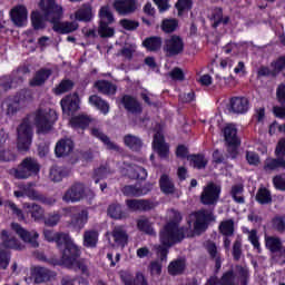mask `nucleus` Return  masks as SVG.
<instances>
[{"label":"nucleus","instance_id":"c03bdc74","mask_svg":"<svg viewBox=\"0 0 285 285\" xmlns=\"http://www.w3.org/2000/svg\"><path fill=\"white\" fill-rule=\"evenodd\" d=\"M230 196L236 204H245L246 199L244 198V185H233L230 189Z\"/></svg>","mask_w":285,"mask_h":285},{"label":"nucleus","instance_id":"e2e57ef3","mask_svg":"<svg viewBox=\"0 0 285 285\" xmlns=\"http://www.w3.org/2000/svg\"><path fill=\"white\" fill-rule=\"evenodd\" d=\"M173 248V246L160 244L156 247V253L160 259V262H166L168 259V253Z\"/></svg>","mask_w":285,"mask_h":285},{"label":"nucleus","instance_id":"7ed1b4c3","mask_svg":"<svg viewBox=\"0 0 285 285\" xmlns=\"http://www.w3.org/2000/svg\"><path fill=\"white\" fill-rule=\"evenodd\" d=\"M183 239H186V228L175 223H166L159 230V242L164 246H177Z\"/></svg>","mask_w":285,"mask_h":285},{"label":"nucleus","instance_id":"338daca9","mask_svg":"<svg viewBox=\"0 0 285 285\" xmlns=\"http://www.w3.org/2000/svg\"><path fill=\"white\" fill-rule=\"evenodd\" d=\"M276 100L281 106H285V83L278 85L276 89Z\"/></svg>","mask_w":285,"mask_h":285},{"label":"nucleus","instance_id":"a211bd4d","mask_svg":"<svg viewBox=\"0 0 285 285\" xmlns=\"http://www.w3.org/2000/svg\"><path fill=\"white\" fill-rule=\"evenodd\" d=\"M86 195V188L83 187V184L77 183L73 184L63 195L62 199L67 203L75 202H81Z\"/></svg>","mask_w":285,"mask_h":285},{"label":"nucleus","instance_id":"9b49d317","mask_svg":"<svg viewBox=\"0 0 285 285\" xmlns=\"http://www.w3.org/2000/svg\"><path fill=\"white\" fill-rule=\"evenodd\" d=\"M222 195V187L215 183H209L204 187L200 195V204L204 206H215L219 202V196Z\"/></svg>","mask_w":285,"mask_h":285},{"label":"nucleus","instance_id":"a19ab883","mask_svg":"<svg viewBox=\"0 0 285 285\" xmlns=\"http://www.w3.org/2000/svg\"><path fill=\"white\" fill-rule=\"evenodd\" d=\"M129 179H138L140 181H146L148 179V170L141 166L135 165L128 170Z\"/></svg>","mask_w":285,"mask_h":285},{"label":"nucleus","instance_id":"20e7f679","mask_svg":"<svg viewBox=\"0 0 285 285\" xmlns=\"http://www.w3.org/2000/svg\"><path fill=\"white\" fill-rule=\"evenodd\" d=\"M0 269L8 271V267L10 266V259H12V254L10 250L3 248L17 250V248H19V240L17 237L11 236L7 229H2L0 232Z\"/></svg>","mask_w":285,"mask_h":285},{"label":"nucleus","instance_id":"4be33fe9","mask_svg":"<svg viewBox=\"0 0 285 285\" xmlns=\"http://www.w3.org/2000/svg\"><path fill=\"white\" fill-rule=\"evenodd\" d=\"M111 237L117 244V246H121V248H126L128 246V230L126 229V226L124 225H117L111 230Z\"/></svg>","mask_w":285,"mask_h":285},{"label":"nucleus","instance_id":"5701e85b","mask_svg":"<svg viewBox=\"0 0 285 285\" xmlns=\"http://www.w3.org/2000/svg\"><path fill=\"white\" fill-rule=\"evenodd\" d=\"M11 21L18 28H23L28 21V9L24 6H18L10 11Z\"/></svg>","mask_w":285,"mask_h":285},{"label":"nucleus","instance_id":"aec40b11","mask_svg":"<svg viewBox=\"0 0 285 285\" xmlns=\"http://www.w3.org/2000/svg\"><path fill=\"white\" fill-rule=\"evenodd\" d=\"M31 277L35 284H46V282H50L55 277V274L46 267L36 266L31 268Z\"/></svg>","mask_w":285,"mask_h":285},{"label":"nucleus","instance_id":"f03ea898","mask_svg":"<svg viewBox=\"0 0 285 285\" xmlns=\"http://www.w3.org/2000/svg\"><path fill=\"white\" fill-rule=\"evenodd\" d=\"M80 257L81 247L75 244V240H71L61 250V262L66 268L80 271L82 275H89L88 265Z\"/></svg>","mask_w":285,"mask_h":285},{"label":"nucleus","instance_id":"e433bc0d","mask_svg":"<svg viewBox=\"0 0 285 285\" xmlns=\"http://www.w3.org/2000/svg\"><path fill=\"white\" fill-rule=\"evenodd\" d=\"M187 160L190 166H193V168H197V170H203V168L208 166V160H206V156L203 154H191L187 157Z\"/></svg>","mask_w":285,"mask_h":285},{"label":"nucleus","instance_id":"864d4df0","mask_svg":"<svg viewBox=\"0 0 285 285\" xmlns=\"http://www.w3.org/2000/svg\"><path fill=\"white\" fill-rule=\"evenodd\" d=\"M137 228L140 233H146V235H155V228L148 218L138 219Z\"/></svg>","mask_w":285,"mask_h":285},{"label":"nucleus","instance_id":"4468645a","mask_svg":"<svg viewBox=\"0 0 285 285\" xmlns=\"http://www.w3.org/2000/svg\"><path fill=\"white\" fill-rule=\"evenodd\" d=\"M12 230L22 239V242H26V244H30L32 248H39V234L38 233H30L26 228H22L19 223H12L11 224Z\"/></svg>","mask_w":285,"mask_h":285},{"label":"nucleus","instance_id":"0eeeda50","mask_svg":"<svg viewBox=\"0 0 285 285\" xmlns=\"http://www.w3.org/2000/svg\"><path fill=\"white\" fill-rule=\"evenodd\" d=\"M40 170L39 161L32 157H27L13 169V176L16 179H28L32 175H39Z\"/></svg>","mask_w":285,"mask_h":285},{"label":"nucleus","instance_id":"9d476101","mask_svg":"<svg viewBox=\"0 0 285 285\" xmlns=\"http://www.w3.org/2000/svg\"><path fill=\"white\" fill-rule=\"evenodd\" d=\"M18 132V150L28 153L32 146V126L29 122H21L17 129Z\"/></svg>","mask_w":285,"mask_h":285},{"label":"nucleus","instance_id":"f704fd0d","mask_svg":"<svg viewBox=\"0 0 285 285\" xmlns=\"http://www.w3.org/2000/svg\"><path fill=\"white\" fill-rule=\"evenodd\" d=\"M94 86L101 95H117V85L108 80H97Z\"/></svg>","mask_w":285,"mask_h":285},{"label":"nucleus","instance_id":"f8f14e48","mask_svg":"<svg viewBox=\"0 0 285 285\" xmlns=\"http://www.w3.org/2000/svg\"><path fill=\"white\" fill-rule=\"evenodd\" d=\"M163 50L166 57H177L184 52V39L177 35L170 36V38L165 39Z\"/></svg>","mask_w":285,"mask_h":285},{"label":"nucleus","instance_id":"603ef678","mask_svg":"<svg viewBox=\"0 0 285 285\" xmlns=\"http://www.w3.org/2000/svg\"><path fill=\"white\" fill-rule=\"evenodd\" d=\"M31 26L33 30L46 29V22L43 21V16L39 11L31 12Z\"/></svg>","mask_w":285,"mask_h":285},{"label":"nucleus","instance_id":"ea45409f","mask_svg":"<svg viewBox=\"0 0 285 285\" xmlns=\"http://www.w3.org/2000/svg\"><path fill=\"white\" fill-rule=\"evenodd\" d=\"M159 186L164 195H173L175 193V184L170 180V177L163 174L159 179Z\"/></svg>","mask_w":285,"mask_h":285},{"label":"nucleus","instance_id":"cd10ccee","mask_svg":"<svg viewBox=\"0 0 285 285\" xmlns=\"http://www.w3.org/2000/svg\"><path fill=\"white\" fill-rule=\"evenodd\" d=\"M161 46H164V40L159 36H150L142 40V48L147 52H159Z\"/></svg>","mask_w":285,"mask_h":285},{"label":"nucleus","instance_id":"8fccbe9b","mask_svg":"<svg viewBox=\"0 0 285 285\" xmlns=\"http://www.w3.org/2000/svg\"><path fill=\"white\" fill-rule=\"evenodd\" d=\"M160 28H161L163 32H165L166 35H170V33L175 32V30H177V28H179V21L175 18L164 19L161 21Z\"/></svg>","mask_w":285,"mask_h":285},{"label":"nucleus","instance_id":"79ce46f5","mask_svg":"<svg viewBox=\"0 0 285 285\" xmlns=\"http://www.w3.org/2000/svg\"><path fill=\"white\" fill-rule=\"evenodd\" d=\"M218 230L224 237H233L235 235V220H223L218 226Z\"/></svg>","mask_w":285,"mask_h":285},{"label":"nucleus","instance_id":"423d86ee","mask_svg":"<svg viewBox=\"0 0 285 285\" xmlns=\"http://www.w3.org/2000/svg\"><path fill=\"white\" fill-rule=\"evenodd\" d=\"M57 119V112L43 109H38L35 114V125L37 128L38 135H46L52 130V124Z\"/></svg>","mask_w":285,"mask_h":285},{"label":"nucleus","instance_id":"f257e3e1","mask_svg":"<svg viewBox=\"0 0 285 285\" xmlns=\"http://www.w3.org/2000/svg\"><path fill=\"white\" fill-rule=\"evenodd\" d=\"M39 8L43 13L45 19L52 23L53 32L57 35H70L79 30V23L65 21L61 22L63 17V7L57 3L56 0H40Z\"/></svg>","mask_w":285,"mask_h":285},{"label":"nucleus","instance_id":"1a4fd4ad","mask_svg":"<svg viewBox=\"0 0 285 285\" xmlns=\"http://www.w3.org/2000/svg\"><path fill=\"white\" fill-rule=\"evenodd\" d=\"M194 217V232L196 233V235H202V233H206L210 224H213V222H215L216 219L215 214L206 209H199L198 212H195Z\"/></svg>","mask_w":285,"mask_h":285},{"label":"nucleus","instance_id":"dca6fc26","mask_svg":"<svg viewBox=\"0 0 285 285\" xmlns=\"http://www.w3.org/2000/svg\"><path fill=\"white\" fill-rule=\"evenodd\" d=\"M139 8V2L137 0H115L114 9L118 14L127 17V14H135Z\"/></svg>","mask_w":285,"mask_h":285},{"label":"nucleus","instance_id":"13d9d810","mask_svg":"<svg viewBox=\"0 0 285 285\" xmlns=\"http://www.w3.org/2000/svg\"><path fill=\"white\" fill-rule=\"evenodd\" d=\"M99 17L100 21H106V23H115V16L112 14V11H110L109 6H104L99 10Z\"/></svg>","mask_w":285,"mask_h":285},{"label":"nucleus","instance_id":"6e6552de","mask_svg":"<svg viewBox=\"0 0 285 285\" xmlns=\"http://www.w3.org/2000/svg\"><path fill=\"white\" fill-rule=\"evenodd\" d=\"M63 213L67 217H70L69 226L73 230H82L88 224V210H79L77 207H67L63 209Z\"/></svg>","mask_w":285,"mask_h":285},{"label":"nucleus","instance_id":"052dcab7","mask_svg":"<svg viewBox=\"0 0 285 285\" xmlns=\"http://www.w3.org/2000/svg\"><path fill=\"white\" fill-rule=\"evenodd\" d=\"M272 227L276 233H285V217L284 216H275L272 218Z\"/></svg>","mask_w":285,"mask_h":285},{"label":"nucleus","instance_id":"0e129e2a","mask_svg":"<svg viewBox=\"0 0 285 285\" xmlns=\"http://www.w3.org/2000/svg\"><path fill=\"white\" fill-rule=\"evenodd\" d=\"M61 222V214L55 213L49 214L47 217H45V225L49 226L50 228L57 226Z\"/></svg>","mask_w":285,"mask_h":285},{"label":"nucleus","instance_id":"bf43d9fd","mask_svg":"<svg viewBox=\"0 0 285 285\" xmlns=\"http://www.w3.org/2000/svg\"><path fill=\"white\" fill-rule=\"evenodd\" d=\"M121 193L125 195V197H140L139 184L137 183L135 185H126L122 187Z\"/></svg>","mask_w":285,"mask_h":285},{"label":"nucleus","instance_id":"72a5a7b5","mask_svg":"<svg viewBox=\"0 0 285 285\" xmlns=\"http://www.w3.org/2000/svg\"><path fill=\"white\" fill-rule=\"evenodd\" d=\"M89 104L90 106H94V108H97V110H99L102 115H108V112H110V104L98 95L90 96Z\"/></svg>","mask_w":285,"mask_h":285},{"label":"nucleus","instance_id":"3c124183","mask_svg":"<svg viewBox=\"0 0 285 285\" xmlns=\"http://www.w3.org/2000/svg\"><path fill=\"white\" fill-rule=\"evenodd\" d=\"M222 17H224V9L222 7H215L209 16L210 21H214L212 27L217 30L222 26Z\"/></svg>","mask_w":285,"mask_h":285},{"label":"nucleus","instance_id":"a878e982","mask_svg":"<svg viewBox=\"0 0 285 285\" xmlns=\"http://www.w3.org/2000/svg\"><path fill=\"white\" fill-rule=\"evenodd\" d=\"M52 76V69L41 68L36 71L33 78L30 80L29 85L31 88H37L43 86L48 79Z\"/></svg>","mask_w":285,"mask_h":285},{"label":"nucleus","instance_id":"69168bd1","mask_svg":"<svg viewBox=\"0 0 285 285\" xmlns=\"http://www.w3.org/2000/svg\"><path fill=\"white\" fill-rule=\"evenodd\" d=\"M154 150L157 153L160 159H167L168 155H170V147L167 144L154 147Z\"/></svg>","mask_w":285,"mask_h":285},{"label":"nucleus","instance_id":"c9c22d12","mask_svg":"<svg viewBox=\"0 0 285 285\" xmlns=\"http://www.w3.org/2000/svg\"><path fill=\"white\" fill-rule=\"evenodd\" d=\"M285 170V157L276 156V158H269L265 161L264 170Z\"/></svg>","mask_w":285,"mask_h":285},{"label":"nucleus","instance_id":"58836bf2","mask_svg":"<svg viewBox=\"0 0 285 285\" xmlns=\"http://www.w3.org/2000/svg\"><path fill=\"white\" fill-rule=\"evenodd\" d=\"M24 208L27 209V213L31 215V218L35 219V222H39V219H43V209L40 205L35 203H26Z\"/></svg>","mask_w":285,"mask_h":285},{"label":"nucleus","instance_id":"a18cd8bd","mask_svg":"<svg viewBox=\"0 0 285 285\" xmlns=\"http://www.w3.org/2000/svg\"><path fill=\"white\" fill-rule=\"evenodd\" d=\"M110 23L100 20L98 27V35L101 39H110V37H115V28L109 27Z\"/></svg>","mask_w":285,"mask_h":285},{"label":"nucleus","instance_id":"2f4dec72","mask_svg":"<svg viewBox=\"0 0 285 285\" xmlns=\"http://www.w3.org/2000/svg\"><path fill=\"white\" fill-rule=\"evenodd\" d=\"M92 6L90 4H82L80 9L75 12L76 21H82L85 23H90L92 21Z\"/></svg>","mask_w":285,"mask_h":285},{"label":"nucleus","instance_id":"39448f33","mask_svg":"<svg viewBox=\"0 0 285 285\" xmlns=\"http://www.w3.org/2000/svg\"><path fill=\"white\" fill-rule=\"evenodd\" d=\"M225 145L230 159H235L239 155L242 140L237 137V128L234 125H227L223 129Z\"/></svg>","mask_w":285,"mask_h":285},{"label":"nucleus","instance_id":"7c9ffc66","mask_svg":"<svg viewBox=\"0 0 285 285\" xmlns=\"http://www.w3.org/2000/svg\"><path fill=\"white\" fill-rule=\"evenodd\" d=\"M107 215L111 219H127L128 212L119 203H112L107 209Z\"/></svg>","mask_w":285,"mask_h":285},{"label":"nucleus","instance_id":"6e6d98bb","mask_svg":"<svg viewBox=\"0 0 285 285\" xmlns=\"http://www.w3.org/2000/svg\"><path fill=\"white\" fill-rule=\"evenodd\" d=\"M49 177L51 179V181H62L63 177H68V170L63 169V168H51L50 173H49Z\"/></svg>","mask_w":285,"mask_h":285},{"label":"nucleus","instance_id":"6ab92c4d","mask_svg":"<svg viewBox=\"0 0 285 285\" xmlns=\"http://www.w3.org/2000/svg\"><path fill=\"white\" fill-rule=\"evenodd\" d=\"M121 104L127 110V112H130L131 115H141L144 112V107L141 106V102L135 96L131 95H124L121 98Z\"/></svg>","mask_w":285,"mask_h":285},{"label":"nucleus","instance_id":"49530a36","mask_svg":"<svg viewBox=\"0 0 285 285\" xmlns=\"http://www.w3.org/2000/svg\"><path fill=\"white\" fill-rule=\"evenodd\" d=\"M265 246L269 249V253H279L282 250V239L275 236H268L265 239Z\"/></svg>","mask_w":285,"mask_h":285},{"label":"nucleus","instance_id":"bb28decb","mask_svg":"<svg viewBox=\"0 0 285 285\" xmlns=\"http://www.w3.org/2000/svg\"><path fill=\"white\" fill-rule=\"evenodd\" d=\"M91 122L92 118L83 114L72 116L69 120V124L73 130H86Z\"/></svg>","mask_w":285,"mask_h":285},{"label":"nucleus","instance_id":"473e14b6","mask_svg":"<svg viewBox=\"0 0 285 285\" xmlns=\"http://www.w3.org/2000/svg\"><path fill=\"white\" fill-rule=\"evenodd\" d=\"M185 271L186 259L184 258L171 261L168 265V274L171 275V277H177V275H184Z\"/></svg>","mask_w":285,"mask_h":285},{"label":"nucleus","instance_id":"680f3d73","mask_svg":"<svg viewBox=\"0 0 285 285\" xmlns=\"http://www.w3.org/2000/svg\"><path fill=\"white\" fill-rule=\"evenodd\" d=\"M121 28H124V30H128L129 32H132L135 30H137V28H139V21L136 20H130V19H121L119 21Z\"/></svg>","mask_w":285,"mask_h":285},{"label":"nucleus","instance_id":"774afa93","mask_svg":"<svg viewBox=\"0 0 285 285\" xmlns=\"http://www.w3.org/2000/svg\"><path fill=\"white\" fill-rule=\"evenodd\" d=\"M274 155L275 157H285V137L278 140Z\"/></svg>","mask_w":285,"mask_h":285},{"label":"nucleus","instance_id":"2eb2a0df","mask_svg":"<svg viewBox=\"0 0 285 285\" xmlns=\"http://www.w3.org/2000/svg\"><path fill=\"white\" fill-rule=\"evenodd\" d=\"M250 109V100L244 96H234L229 99V110L234 115H246Z\"/></svg>","mask_w":285,"mask_h":285},{"label":"nucleus","instance_id":"4d7b16f0","mask_svg":"<svg viewBox=\"0 0 285 285\" xmlns=\"http://www.w3.org/2000/svg\"><path fill=\"white\" fill-rule=\"evenodd\" d=\"M175 8L178 12V17H181L184 12H188V10H193V0H178L175 4Z\"/></svg>","mask_w":285,"mask_h":285},{"label":"nucleus","instance_id":"5fc2aeb1","mask_svg":"<svg viewBox=\"0 0 285 285\" xmlns=\"http://www.w3.org/2000/svg\"><path fill=\"white\" fill-rule=\"evenodd\" d=\"M72 242V237H70V234H66L63 232L56 233L55 243L57 244L58 248H66L70 243Z\"/></svg>","mask_w":285,"mask_h":285},{"label":"nucleus","instance_id":"37998d69","mask_svg":"<svg viewBox=\"0 0 285 285\" xmlns=\"http://www.w3.org/2000/svg\"><path fill=\"white\" fill-rule=\"evenodd\" d=\"M237 281L239 285H248L250 282V271L248 267L236 265Z\"/></svg>","mask_w":285,"mask_h":285},{"label":"nucleus","instance_id":"412c9836","mask_svg":"<svg viewBox=\"0 0 285 285\" xmlns=\"http://www.w3.org/2000/svg\"><path fill=\"white\" fill-rule=\"evenodd\" d=\"M73 150L75 141L70 138H62L56 144L55 155L59 159L61 157H68Z\"/></svg>","mask_w":285,"mask_h":285},{"label":"nucleus","instance_id":"4c0bfd02","mask_svg":"<svg viewBox=\"0 0 285 285\" xmlns=\"http://www.w3.org/2000/svg\"><path fill=\"white\" fill-rule=\"evenodd\" d=\"M98 242H99V233H97V230H86L83 233L85 248H97Z\"/></svg>","mask_w":285,"mask_h":285},{"label":"nucleus","instance_id":"f3484780","mask_svg":"<svg viewBox=\"0 0 285 285\" xmlns=\"http://www.w3.org/2000/svg\"><path fill=\"white\" fill-rule=\"evenodd\" d=\"M79 94L68 95L60 101L62 112H65L68 116L75 115V112L79 110Z\"/></svg>","mask_w":285,"mask_h":285},{"label":"nucleus","instance_id":"c85d7f7f","mask_svg":"<svg viewBox=\"0 0 285 285\" xmlns=\"http://www.w3.org/2000/svg\"><path fill=\"white\" fill-rule=\"evenodd\" d=\"M90 134L92 137H96V139H99V141H102L105 146H107V150H116V153H119V145L112 142L110 140V137L108 135L104 134L101 129L99 128H91Z\"/></svg>","mask_w":285,"mask_h":285},{"label":"nucleus","instance_id":"b1692460","mask_svg":"<svg viewBox=\"0 0 285 285\" xmlns=\"http://www.w3.org/2000/svg\"><path fill=\"white\" fill-rule=\"evenodd\" d=\"M120 279L125 285H148L146 276L141 273H137L136 276H132L130 272L121 271Z\"/></svg>","mask_w":285,"mask_h":285},{"label":"nucleus","instance_id":"09e8293b","mask_svg":"<svg viewBox=\"0 0 285 285\" xmlns=\"http://www.w3.org/2000/svg\"><path fill=\"white\" fill-rule=\"evenodd\" d=\"M256 202L265 206L266 204H272L273 196H271V191L266 187H262L256 193Z\"/></svg>","mask_w":285,"mask_h":285},{"label":"nucleus","instance_id":"c756f323","mask_svg":"<svg viewBox=\"0 0 285 285\" xmlns=\"http://www.w3.org/2000/svg\"><path fill=\"white\" fill-rule=\"evenodd\" d=\"M122 141L126 148H129L132 153H139L144 148V140L131 134L125 135Z\"/></svg>","mask_w":285,"mask_h":285},{"label":"nucleus","instance_id":"ddd939ff","mask_svg":"<svg viewBox=\"0 0 285 285\" xmlns=\"http://www.w3.org/2000/svg\"><path fill=\"white\" fill-rule=\"evenodd\" d=\"M126 206L131 213H149L157 208V203L150 199H127Z\"/></svg>","mask_w":285,"mask_h":285},{"label":"nucleus","instance_id":"393cba45","mask_svg":"<svg viewBox=\"0 0 285 285\" xmlns=\"http://www.w3.org/2000/svg\"><path fill=\"white\" fill-rule=\"evenodd\" d=\"M21 104H26V91L17 92L7 108V115H17L21 110Z\"/></svg>","mask_w":285,"mask_h":285},{"label":"nucleus","instance_id":"de8ad7c7","mask_svg":"<svg viewBox=\"0 0 285 285\" xmlns=\"http://www.w3.org/2000/svg\"><path fill=\"white\" fill-rule=\"evenodd\" d=\"M75 88V81L70 79H62L58 86L53 88V92L56 95H66V92H70Z\"/></svg>","mask_w":285,"mask_h":285}]
</instances>
